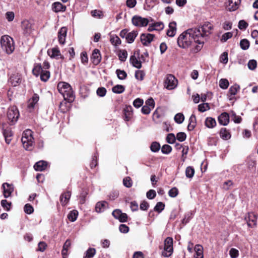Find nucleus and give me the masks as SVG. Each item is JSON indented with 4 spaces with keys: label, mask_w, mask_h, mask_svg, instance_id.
Returning a JSON list of instances; mask_svg holds the SVG:
<instances>
[{
    "label": "nucleus",
    "mask_w": 258,
    "mask_h": 258,
    "mask_svg": "<svg viewBox=\"0 0 258 258\" xmlns=\"http://www.w3.org/2000/svg\"><path fill=\"white\" fill-rule=\"evenodd\" d=\"M199 31L189 29L182 33L178 36L177 40L178 46L183 49H186L197 43L203 44L204 42L197 37L196 33Z\"/></svg>",
    "instance_id": "1"
},
{
    "label": "nucleus",
    "mask_w": 258,
    "mask_h": 258,
    "mask_svg": "<svg viewBox=\"0 0 258 258\" xmlns=\"http://www.w3.org/2000/svg\"><path fill=\"white\" fill-rule=\"evenodd\" d=\"M57 89L63 96L64 99L69 102L74 101L75 97L71 85L66 82H59L57 84Z\"/></svg>",
    "instance_id": "2"
},
{
    "label": "nucleus",
    "mask_w": 258,
    "mask_h": 258,
    "mask_svg": "<svg viewBox=\"0 0 258 258\" xmlns=\"http://www.w3.org/2000/svg\"><path fill=\"white\" fill-rule=\"evenodd\" d=\"M34 139L32 132L30 130L24 131L22 135L21 141L24 148L28 151H31L33 148Z\"/></svg>",
    "instance_id": "3"
},
{
    "label": "nucleus",
    "mask_w": 258,
    "mask_h": 258,
    "mask_svg": "<svg viewBox=\"0 0 258 258\" xmlns=\"http://www.w3.org/2000/svg\"><path fill=\"white\" fill-rule=\"evenodd\" d=\"M1 44L2 49L7 54H11L14 50V41L13 38L8 35H4L1 37Z\"/></svg>",
    "instance_id": "4"
},
{
    "label": "nucleus",
    "mask_w": 258,
    "mask_h": 258,
    "mask_svg": "<svg viewBox=\"0 0 258 258\" xmlns=\"http://www.w3.org/2000/svg\"><path fill=\"white\" fill-rule=\"evenodd\" d=\"M213 26L209 22H206L202 26L198 28H193V30H197L199 31V33H196L197 37L199 39L203 40V38L209 36L211 33V30Z\"/></svg>",
    "instance_id": "5"
},
{
    "label": "nucleus",
    "mask_w": 258,
    "mask_h": 258,
    "mask_svg": "<svg viewBox=\"0 0 258 258\" xmlns=\"http://www.w3.org/2000/svg\"><path fill=\"white\" fill-rule=\"evenodd\" d=\"M173 252V239L167 237L164 241V248L162 251V255L164 257L170 256Z\"/></svg>",
    "instance_id": "6"
},
{
    "label": "nucleus",
    "mask_w": 258,
    "mask_h": 258,
    "mask_svg": "<svg viewBox=\"0 0 258 258\" xmlns=\"http://www.w3.org/2000/svg\"><path fill=\"white\" fill-rule=\"evenodd\" d=\"M149 20L147 18H143L139 16H134L132 19V24L136 27H145L148 25Z\"/></svg>",
    "instance_id": "7"
},
{
    "label": "nucleus",
    "mask_w": 258,
    "mask_h": 258,
    "mask_svg": "<svg viewBox=\"0 0 258 258\" xmlns=\"http://www.w3.org/2000/svg\"><path fill=\"white\" fill-rule=\"evenodd\" d=\"M8 119L12 122H15L17 121L19 116V112L15 106H12L9 108L7 112Z\"/></svg>",
    "instance_id": "8"
},
{
    "label": "nucleus",
    "mask_w": 258,
    "mask_h": 258,
    "mask_svg": "<svg viewBox=\"0 0 258 258\" xmlns=\"http://www.w3.org/2000/svg\"><path fill=\"white\" fill-rule=\"evenodd\" d=\"M164 86L168 90L174 89L177 85V80L171 75H167L165 80Z\"/></svg>",
    "instance_id": "9"
},
{
    "label": "nucleus",
    "mask_w": 258,
    "mask_h": 258,
    "mask_svg": "<svg viewBox=\"0 0 258 258\" xmlns=\"http://www.w3.org/2000/svg\"><path fill=\"white\" fill-rule=\"evenodd\" d=\"M130 61L133 67L137 69H141L142 68V62L140 60V50H137L134 52V55L131 56Z\"/></svg>",
    "instance_id": "10"
},
{
    "label": "nucleus",
    "mask_w": 258,
    "mask_h": 258,
    "mask_svg": "<svg viewBox=\"0 0 258 258\" xmlns=\"http://www.w3.org/2000/svg\"><path fill=\"white\" fill-rule=\"evenodd\" d=\"M248 227L252 228L256 225L257 216L253 212L248 213V216L245 217Z\"/></svg>",
    "instance_id": "11"
},
{
    "label": "nucleus",
    "mask_w": 258,
    "mask_h": 258,
    "mask_svg": "<svg viewBox=\"0 0 258 258\" xmlns=\"http://www.w3.org/2000/svg\"><path fill=\"white\" fill-rule=\"evenodd\" d=\"M2 188L3 189V195L5 198L10 197L14 190L13 184L7 182L4 183L2 184Z\"/></svg>",
    "instance_id": "12"
},
{
    "label": "nucleus",
    "mask_w": 258,
    "mask_h": 258,
    "mask_svg": "<svg viewBox=\"0 0 258 258\" xmlns=\"http://www.w3.org/2000/svg\"><path fill=\"white\" fill-rule=\"evenodd\" d=\"M21 27L23 34L25 35H29L32 32V24L27 20H24L21 22Z\"/></svg>",
    "instance_id": "13"
},
{
    "label": "nucleus",
    "mask_w": 258,
    "mask_h": 258,
    "mask_svg": "<svg viewBox=\"0 0 258 258\" xmlns=\"http://www.w3.org/2000/svg\"><path fill=\"white\" fill-rule=\"evenodd\" d=\"M9 82L13 87H16L19 85L21 83L20 75L18 74L12 75L9 80Z\"/></svg>",
    "instance_id": "14"
},
{
    "label": "nucleus",
    "mask_w": 258,
    "mask_h": 258,
    "mask_svg": "<svg viewBox=\"0 0 258 258\" xmlns=\"http://www.w3.org/2000/svg\"><path fill=\"white\" fill-rule=\"evenodd\" d=\"M91 59L92 61V63L95 65H97L100 63L101 60V56L100 51L98 49H95L93 50L92 56L91 57Z\"/></svg>",
    "instance_id": "15"
},
{
    "label": "nucleus",
    "mask_w": 258,
    "mask_h": 258,
    "mask_svg": "<svg viewBox=\"0 0 258 258\" xmlns=\"http://www.w3.org/2000/svg\"><path fill=\"white\" fill-rule=\"evenodd\" d=\"M2 128L3 130V134L5 139V141L7 144H10L12 136V133L9 127L5 128V124H2Z\"/></svg>",
    "instance_id": "16"
},
{
    "label": "nucleus",
    "mask_w": 258,
    "mask_h": 258,
    "mask_svg": "<svg viewBox=\"0 0 258 258\" xmlns=\"http://www.w3.org/2000/svg\"><path fill=\"white\" fill-rule=\"evenodd\" d=\"M154 35L151 34H142L141 35L140 39L144 45H148L153 40Z\"/></svg>",
    "instance_id": "17"
},
{
    "label": "nucleus",
    "mask_w": 258,
    "mask_h": 258,
    "mask_svg": "<svg viewBox=\"0 0 258 258\" xmlns=\"http://www.w3.org/2000/svg\"><path fill=\"white\" fill-rule=\"evenodd\" d=\"M219 123L222 125H227L229 122V116L226 112L222 113L218 117Z\"/></svg>",
    "instance_id": "18"
},
{
    "label": "nucleus",
    "mask_w": 258,
    "mask_h": 258,
    "mask_svg": "<svg viewBox=\"0 0 258 258\" xmlns=\"http://www.w3.org/2000/svg\"><path fill=\"white\" fill-rule=\"evenodd\" d=\"M176 25V23L174 21L169 24V29L166 33L168 36L172 37L175 35L177 31Z\"/></svg>",
    "instance_id": "19"
},
{
    "label": "nucleus",
    "mask_w": 258,
    "mask_h": 258,
    "mask_svg": "<svg viewBox=\"0 0 258 258\" xmlns=\"http://www.w3.org/2000/svg\"><path fill=\"white\" fill-rule=\"evenodd\" d=\"M67 28L63 27L60 29L58 33V39L60 44H63L65 42Z\"/></svg>",
    "instance_id": "20"
},
{
    "label": "nucleus",
    "mask_w": 258,
    "mask_h": 258,
    "mask_svg": "<svg viewBox=\"0 0 258 258\" xmlns=\"http://www.w3.org/2000/svg\"><path fill=\"white\" fill-rule=\"evenodd\" d=\"M47 53L51 58L58 59L59 56H60L61 59H63L64 58L63 56L61 55L59 49L57 47H54L51 50H48Z\"/></svg>",
    "instance_id": "21"
},
{
    "label": "nucleus",
    "mask_w": 258,
    "mask_h": 258,
    "mask_svg": "<svg viewBox=\"0 0 258 258\" xmlns=\"http://www.w3.org/2000/svg\"><path fill=\"white\" fill-rule=\"evenodd\" d=\"M240 3V0H230L227 8L230 11H234L238 8Z\"/></svg>",
    "instance_id": "22"
},
{
    "label": "nucleus",
    "mask_w": 258,
    "mask_h": 258,
    "mask_svg": "<svg viewBox=\"0 0 258 258\" xmlns=\"http://www.w3.org/2000/svg\"><path fill=\"white\" fill-rule=\"evenodd\" d=\"M71 193L68 191L61 194L60 197V202L62 205L65 206L67 205L71 198Z\"/></svg>",
    "instance_id": "23"
},
{
    "label": "nucleus",
    "mask_w": 258,
    "mask_h": 258,
    "mask_svg": "<svg viewBox=\"0 0 258 258\" xmlns=\"http://www.w3.org/2000/svg\"><path fill=\"white\" fill-rule=\"evenodd\" d=\"M47 166V163L44 161H39L34 165V168L36 171H43L45 170Z\"/></svg>",
    "instance_id": "24"
},
{
    "label": "nucleus",
    "mask_w": 258,
    "mask_h": 258,
    "mask_svg": "<svg viewBox=\"0 0 258 258\" xmlns=\"http://www.w3.org/2000/svg\"><path fill=\"white\" fill-rule=\"evenodd\" d=\"M39 99V96L36 94H34L33 97L29 100L28 108L29 109H33L35 104L38 101Z\"/></svg>",
    "instance_id": "25"
},
{
    "label": "nucleus",
    "mask_w": 258,
    "mask_h": 258,
    "mask_svg": "<svg viewBox=\"0 0 258 258\" xmlns=\"http://www.w3.org/2000/svg\"><path fill=\"white\" fill-rule=\"evenodd\" d=\"M52 9L55 12H64L66 7L59 2H55L52 5Z\"/></svg>",
    "instance_id": "26"
},
{
    "label": "nucleus",
    "mask_w": 258,
    "mask_h": 258,
    "mask_svg": "<svg viewBox=\"0 0 258 258\" xmlns=\"http://www.w3.org/2000/svg\"><path fill=\"white\" fill-rule=\"evenodd\" d=\"M138 34L137 31H133L131 32L128 33V34L126 36V41L128 43H133L137 37Z\"/></svg>",
    "instance_id": "27"
},
{
    "label": "nucleus",
    "mask_w": 258,
    "mask_h": 258,
    "mask_svg": "<svg viewBox=\"0 0 258 258\" xmlns=\"http://www.w3.org/2000/svg\"><path fill=\"white\" fill-rule=\"evenodd\" d=\"M196 254L195 258H203V248L200 245H196L195 247Z\"/></svg>",
    "instance_id": "28"
},
{
    "label": "nucleus",
    "mask_w": 258,
    "mask_h": 258,
    "mask_svg": "<svg viewBox=\"0 0 258 258\" xmlns=\"http://www.w3.org/2000/svg\"><path fill=\"white\" fill-rule=\"evenodd\" d=\"M220 136L222 139L225 140H227L231 138L230 132L224 127L221 129L220 131Z\"/></svg>",
    "instance_id": "29"
},
{
    "label": "nucleus",
    "mask_w": 258,
    "mask_h": 258,
    "mask_svg": "<svg viewBox=\"0 0 258 258\" xmlns=\"http://www.w3.org/2000/svg\"><path fill=\"white\" fill-rule=\"evenodd\" d=\"M196 125V117L195 115L192 114L189 119V123L187 129L189 131H192Z\"/></svg>",
    "instance_id": "30"
},
{
    "label": "nucleus",
    "mask_w": 258,
    "mask_h": 258,
    "mask_svg": "<svg viewBox=\"0 0 258 258\" xmlns=\"http://www.w3.org/2000/svg\"><path fill=\"white\" fill-rule=\"evenodd\" d=\"M107 204L106 202L102 201L97 203L95 206V210L97 213H101L104 211L106 205Z\"/></svg>",
    "instance_id": "31"
},
{
    "label": "nucleus",
    "mask_w": 258,
    "mask_h": 258,
    "mask_svg": "<svg viewBox=\"0 0 258 258\" xmlns=\"http://www.w3.org/2000/svg\"><path fill=\"white\" fill-rule=\"evenodd\" d=\"M205 125L208 128H213L216 125V120L211 117H208L206 119Z\"/></svg>",
    "instance_id": "32"
},
{
    "label": "nucleus",
    "mask_w": 258,
    "mask_h": 258,
    "mask_svg": "<svg viewBox=\"0 0 258 258\" xmlns=\"http://www.w3.org/2000/svg\"><path fill=\"white\" fill-rule=\"evenodd\" d=\"M239 86L236 84H235L230 87L229 89L228 93L230 94V97L229 98L230 100H232L233 98V96L236 95L237 92V91L239 89Z\"/></svg>",
    "instance_id": "33"
},
{
    "label": "nucleus",
    "mask_w": 258,
    "mask_h": 258,
    "mask_svg": "<svg viewBox=\"0 0 258 258\" xmlns=\"http://www.w3.org/2000/svg\"><path fill=\"white\" fill-rule=\"evenodd\" d=\"M71 241L69 239H67L65 243H64L63 248L61 251V254L63 258H66V256H67V252L71 246Z\"/></svg>",
    "instance_id": "34"
},
{
    "label": "nucleus",
    "mask_w": 258,
    "mask_h": 258,
    "mask_svg": "<svg viewBox=\"0 0 258 258\" xmlns=\"http://www.w3.org/2000/svg\"><path fill=\"white\" fill-rule=\"evenodd\" d=\"M43 70L41 65L40 64H37L35 65L33 69L32 73L34 75L38 76L39 75L41 74Z\"/></svg>",
    "instance_id": "35"
},
{
    "label": "nucleus",
    "mask_w": 258,
    "mask_h": 258,
    "mask_svg": "<svg viewBox=\"0 0 258 258\" xmlns=\"http://www.w3.org/2000/svg\"><path fill=\"white\" fill-rule=\"evenodd\" d=\"M124 90V87L121 85H116L112 88V92L116 94L121 93L123 92Z\"/></svg>",
    "instance_id": "36"
},
{
    "label": "nucleus",
    "mask_w": 258,
    "mask_h": 258,
    "mask_svg": "<svg viewBox=\"0 0 258 258\" xmlns=\"http://www.w3.org/2000/svg\"><path fill=\"white\" fill-rule=\"evenodd\" d=\"M78 215V212L77 210H73L68 214V218L70 221L74 222L76 220Z\"/></svg>",
    "instance_id": "37"
},
{
    "label": "nucleus",
    "mask_w": 258,
    "mask_h": 258,
    "mask_svg": "<svg viewBox=\"0 0 258 258\" xmlns=\"http://www.w3.org/2000/svg\"><path fill=\"white\" fill-rule=\"evenodd\" d=\"M195 174V169L191 166H188L185 169V175L188 178H191Z\"/></svg>",
    "instance_id": "38"
},
{
    "label": "nucleus",
    "mask_w": 258,
    "mask_h": 258,
    "mask_svg": "<svg viewBox=\"0 0 258 258\" xmlns=\"http://www.w3.org/2000/svg\"><path fill=\"white\" fill-rule=\"evenodd\" d=\"M116 73L118 78L121 80H124L127 77V74L123 70L117 69L116 71Z\"/></svg>",
    "instance_id": "39"
},
{
    "label": "nucleus",
    "mask_w": 258,
    "mask_h": 258,
    "mask_svg": "<svg viewBox=\"0 0 258 258\" xmlns=\"http://www.w3.org/2000/svg\"><path fill=\"white\" fill-rule=\"evenodd\" d=\"M50 77V73L46 70H43L40 74V79L43 82H46Z\"/></svg>",
    "instance_id": "40"
},
{
    "label": "nucleus",
    "mask_w": 258,
    "mask_h": 258,
    "mask_svg": "<svg viewBox=\"0 0 258 258\" xmlns=\"http://www.w3.org/2000/svg\"><path fill=\"white\" fill-rule=\"evenodd\" d=\"M118 56L120 61H125L127 56V52L125 50H120Z\"/></svg>",
    "instance_id": "41"
},
{
    "label": "nucleus",
    "mask_w": 258,
    "mask_h": 258,
    "mask_svg": "<svg viewBox=\"0 0 258 258\" xmlns=\"http://www.w3.org/2000/svg\"><path fill=\"white\" fill-rule=\"evenodd\" d=\"M240 46L242 49L247 50L249 47V42L246 39H242L240 42Z\"/></svg>",
    "instance_id": "42"
},
{
    "label": "nucleus",
    "mask_w": 258,
    "mask_h": 258,
    "mask_svg": "<svg viewBox=\"0 0 258 258\" xmlns=\"http://www.w3.org/2000/svg\"><path fill=\"white\" fill-rule=\"evenodd\" d=\"M184 119V116L182 113H178L176 114L174 116L175 121L178 123H181Z\"/></svg>",
    "instance_id": "43"
},
{
    "label": "nucleus",
    "mask_w": 258,
    "mask_h": 258,
    "mask_svg": "<svg viewBox=\"0 0 258 258\" xmlns=\"http://www.w3.org/2000/svg\"><path fill=\"white\" fill-rule=\"evenodd\" d=\"M96 253V249L94 248H89L86 252L85 258H91L94 256Z\"/></svg>",
    "instance_id": "44"
},
{
    "label": "nucleus",
    "mask_w": 258,
    "mask_h": 258,
    "mask_svg": "<svg viewBox=\"0 0 258 258\" xmlns=\"http://www.w3.org/2000/svg\"><path fill=\"white\" fill-rule=\"evenodd\" d=\"M165 204L162 202H158L154 207V210L158 213H161L164 209Z\"/></svg>",
    "instance_id": "45"
},
{
    "label": "nucleus",
    "mask_w": 258,
    "mask_h": 258,
    "mask_svg": "<svg viewBox=\"0 0 258 258\" xmlns=\"http://www.w3.org/2000/svg\"><path fill=\"white\" fill-rule=\"evenodd\" d=\"M209 109H210V106L207 103L200 104L198 106V110L200 112H203Z\"/></svg>",
    "instance_id": "46"
},
{
    "label": "nucleus",
    "mask_w": 258,
    "mask_h": 258,
    "mask_svg": "<svg viewBox=\"0 0 258 258\" xmlns=\"http://www.w3.org/2000/svg\"><path fill=\"white\" fill-rule=\"evenodd\" d=\"M229 86V82L226 79H221L219 81V86L221 88L226 89Z\"/></svg>",
    "instance_id": "47"
},
{
    "label": "nucleus",
    "mask_w": 258,
    "mask_h": 258,
    "mask_svg": "<svg viewBox=\"0 0 258 258\" xmlns=\"http://www.w3.org/2000/svg\"><path fill=\"white\" fill-rule=\"evenodd\" d=\"M111 43L114 45H118L121 44V40L120 38L116 35L112 36L110 38Z\"/></svg>",
    "instance_id": "48"
},
{
    "label": "nucleus",
    "mask_w": 258,
    "mask_h": 258,
    "mask_svg": "<svg viewBox=\"0 0 258 258\" xmlns=\"http://www.w3.org/2000/svg\"><path fill=\"white\" fill-rule=\"evenodd\" d=\"M160 148L159 143L156 142H153L150 146L151 150L153 152H158Z\"/></svg>",
    "instance_id": "49"
},
{
    "label": "nucleus",
    "mask_w": 258,
    "mask_h": 258,
    "mask_svg": "<svg viewBox=\"0 0 258 258\" xmlns=\"http://www.w3.org/2000/svg\"><path fill=\"white\" fill-rule=\"evenodd\" d=\"M145 73L143 71L138 70L135 72V78L138 80L142 81L144 79Z\"/></svg>",
    "instance_id": "50"
},
{
    "label": "nucleus",
    "mask_w": 258,
    "mask_h": 258,
    "mask_svg": "<svg viewBox=\"0 0 258 258\" xmlns=\"http://www.w3.org/2000/svg\"><path fill=\"white\" fill-rule=\"evenodd\" d=\"M172 151V147L168 145H164L161 148L162 153L165 154H169Z\"/></svg>",
    "instance_id": "51"
},
{
    "label": "nucleus",
    "mask_w": 258,
    "mask_h": 258,
    "mask_svg": "<svg viewBox=\"0 0 258 258\" xmlns=\"http://www.w3.org/2000/svg\"><path fill=\"white\" fill-rule=\"evenodd\" d=\"M175 140L176 137L172 133L169 134L166 137V141L169 144H173Z\"/></svg>",
    "instance_id": "52"
},
{
    "label": "nucleus",
    "mask_w": 258,
    "mask_h": 258,
    "mask_svg": "<svg viewBox=\"0 0 258 258\" xmlns=\"http://www.w3.org/2000/svg\"><path fill=\"white\" fill-rule=\"evenodd\" d=\"M186 138V134L183 132H179L177 134L176 139L179 142H183Z\"/></svg>",
    "instance_id": "53"
},
{
    "label": "nucleus",
    "mask_w": 258,
    "mask_h": 258,
    "mask_svg": "<svg viewBox=\"0 0 258 258\" xmlns=\"http://www.w3.org/2000/svg\"><path fill=\"white\" fill-rule=\"evenodd\" d=\"M1 205L4 209L8 211L10 210L11 203L8 202L6 200H3L1 201Z\"/></svg>",
    "instance_id": "54"
},
{
    "label": "nucleus",
    "mask_w": 258,
    "mask_h": 258,
    "mask_svg": "<svg viewBox=\"0 0 258 258\" xmlns=\"http://www.w3.org/2000/svg\"><path fill=\"white\" fill-rule=\"evenodd\" d=\"M228 60V53L227 52H224L220 57V61L221 62L226 64L227 63Z\"/></svg>",
    "instance_id": "55"
},
{
    "label": "nucleus",
    "mask_w": 258,
    "mask_h": 258,
    "mask_svg": "<svg viewBox=\"0 0 258 258\" xmlns=\"http://www.w3.org/2000/svg\"><path fill=\"white\" fill-rule=\"evenodd\" d=\"M178 190L175 187L172 188L171 189L169 190L168 192L169 196L172 198L176 197L178 195Z\"/></svg>",
    "instance_id": "56"
},
{
    "label": "nucleus",
    "mask_w": 258,
    "mask_h": 258,
    "mask_svg": "<svg viewBox=\"0 0 258 258\" xmlns=\"http://www.w3.org/2000/svg\"><path fill=\"white\" fill-rule=\"evenodd\" d=\"M247 66L249 70H254L257 66L256 61L254 59L250 60L248 62Z\"/></svg>",
    "instance_id": "57"
},
{
    "label": "nucleus",
    "mask_w": 258,
    "mask_h": 258,
    "mask_svg": "<svg viewBox=\"0 0 258 258\" xmlns=\"http://www.w3.org/2000/svg\"><path fill=\"white\" fill-rule=\"evenodd\" d=\"M24 211L28 214H31L33 212L34 209L31 205L27 204L24 206Z\"/></svg>",
    "instance_id": "58"
},
{
    "label": "nucleus",
    "mask_w": 258,
    "mask_h": 258,
    "mask_svg": "<svg viewBox=\"0 0 258 258\" xmlns=\"http://www.w3.org/2000/svg\"><path fill=\"white\" fill-rule=\"evenodd\" d=\"M123 185L126 187H130L132 186V181L130 177H126L123 180Z\"/></svg>",
    "instance_id": "59"
},
{
    "label": "nucleus",
    "mask_w": 258,
    "mask_h": 258,
    "mask_svg": "<svg viewBox=\"0 0 258 258\" xmlns=\"http://www.w3.org/2000/svg\"><path fill=\"white\" fill-rule=\"evenodd\" d=\"M91 15L94 17L101 18L103 17V13L100 10H95L91 12Z\"/></svg>",
    "instance_id": "60"
},
{
    "label": "nucleus",
    "mask_w": 258,
    "mask_h": 258,
    "mask_svg": "<svg viewBox=\"0 0 258 258\" xmlns=\"http://www.w3.org/2000/svg\"><path fill=\"white\" fill-rule=\"evenodd\" d=\"M229 254L232 258H236L239 255V251L237 249L232 248L229 251Z\"/></svg>",
    "instance_id": "61"
},
{
    "label": "nucleus",
    "mask_w": 258,
    "mask_h": 258,
    "mask_svg": "<svg viewBox=\"0 0 258 258\" xmlns=\"http://www.w3.org/2000/svg\"><path fill=\"white\" fill-rule=\"evenodd\" d=\"M146 196L147 198L152 200L156 197V193L155 190L153 189H150L147 192Z\"/></svg>",
    "instance_id": "62"
},
{
    "label": "nucleus",
    "mask_w": 258,
    "mask_h": 258,
    "mask_svg": "<svg viewBox=\"0 0 258 258\" xmlns=\"http://www.w3.org/2000/svg\"><path fill=\"white\" fill-rule=\"evenodd\" d=\"M143 104V100L140 98L135 99L133 102L134 106L136 108L140 107Z\"/></svg>",
    "instance_id": "63"
},
{
    "label": "nucleus",
    "mask_w": 258,
    "mask_h": 258,
    "mask_svg": "<svg viewBox=\"0 0 258 258\" xmlns=\"http://www.w3.org/2000/svg\"><path fill=\"white\" fill-rule=\"evenodd\" d=\"M106 93V90L104 87L99 88L97 90V94L100 97L104 96L105 95Z\"/></svg>",
    "instance_id": "64"
}]
</instances>
